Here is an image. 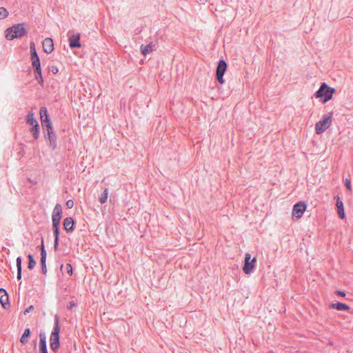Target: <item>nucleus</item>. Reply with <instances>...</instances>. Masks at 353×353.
I'll return each mask as SVG.
<instances>
[{"label": "nucleus", "mask_w": 353, "mask_h": 353, "mask_svg": "<svg viewBox=\"0 0 353 353\" xmlns=\"http://www.w3.org/2000/svg\"><path fill=\"white\" fill-rule=\"evenodd\" d=\"M39 350L40 353H48L46 335L44 333L39 334Z\"/></svg>", "instance_id": "12"}, {"label": "nucleus", "mask_w": 353, "mask_h": 353, "mask_svg": "<svg viewBox=\"0 0 353 353\" xmlns=\"http://www.w3.org/2000/svg\"><path fill=\"white\" fill-rule=\"evenodd\" d=\"M154 50V46L151 43L147 46L142 45L141 46V51L143 55H146L148 53L152 52Z\"/></svg>", "instance_id": "19"}, {"label": "nucleus", "mask_w": 353, "mask_h": 353, "mask_svg": "<svg viewBox=\"0 0 353 353\" xmlns=\"http://www.w3.org/2000/svg\"><path fill=\"white\" fill-rule=\"evenodd\" d=\"M345 185L347 190L351 192H352V185H351V180L349 179H345Z\"/></svg>", "instance_id": "29"}, {"label": "nucleus", "mask_w": 353, "mask_h": 353, "mask_svg": "<svg viewBox=\"0 0 353 353\" xmlns=\"http://www.w3.org/2000/svg\"><path fill=\"white\" fill-rule=\"evenodd\" d=\"M59 224L52 223V228H53V231H54L55 238H57V237L59 238Z\"/></svg>", "instance_id": "28"}, {"label": "nucleus", "mask_w": 353, "mask_h": 353, "mask_svg": "<svg viewBox=\"0 0 353 353\" xmlns=\"http://www.w3.org/2000/svg\"><path fill=\"white\" fill-rule=\"evenodd\" d=\"M31 132L32 133L33 137L35 139H37L39 137V124L34 125L30 129Z\"/></svg>", "instance_id": "22"}, {"label": "nucleus", "mask_w": 353, "mask_h": 353, "mask_svg": "<svg viewBox=\"0 0 353 353\" xmlns=\"http://www.w3.org/2000/svg\"><path fill=\"white\" fill-rule=\"evenodd\" d=\"M335 294L339 295V296H345V293L343 291H340V290H336L335 292Z\"/></svg>", "instance_id": "37"}, {"label": "nucleus", "mask_w": 353, "mask_h": 353, "mask_svg": "<svg viewBox=\"0 0 353 353\" xmlns=\"http://www.w3.org/2000/svg\"><path fill=\"white\" fill-rule=\"evenodd\" d=\"M65 270L67 271V272L70 274V275H72V265L69 263H67L66 265H65Z\"/></svg>", "instance_id": "31"}, {"label": "nucleus", "mask_w": 353, "mask_h": 353, "mask_svg": "<svg viewBox=\"0 0 353 353\" xmlns=\"http://www.w3.org/2000/svg\"><path fill=\"white\" fill-rule=\"evenodd\" d=\"M333 112L324 114L322 119L315 124V131L317 134L323 133L332 124Z\"/></svg>", "instance_id": "3"}, {"label": "nucleus", "mask_w": 353, "mask_h": 353, "mask_svg": "<svg viewBox=\"0 0 353 353\" xmlns=\"http://www.w3.org/2000/svg\"><path fill=\"white\" fill-rule=\"evenodd\" d=\"M51 71L53 74H57L59 70L57 67L54 66L52 68Z\"/></svg>", "instance_id": "39"}, {"label": "nucleus", "mask_w": 353, "mask_h": 353, "mask_svg": "<svg viewBox=\"0 0 353 353\" xmlns=\"http://www.w3.org/2000/svg\"><path fill=\"white\" fill-rule=\"evenodd\" d=\"M35 79L38 81L39 83L41 85H43V79L41 74V69L40 68V72L39 73L38 70L35 68Z\"/></svg>", "instance_id": "25"}, {"label": "nucleus", "mask_w": 353, "mask_h": 353, "mask_svg": "<svg viewBox=\"0 0 353 353\" xmlns=\"http://www.w3.org/2000/svg\"><path fill=\"white\" fill-rule=\"evenodd\" d=\"M0 303L4 308H6V305L8 303V296L6 291L0 288Z\"/></svg>", "instance_id": "17"}, {"label": "nucleus", "mask_w": 353, "mask_h": 353, "mask_svg": "<svg viewBox=\"0 0 353 353\" xmlns=\"http://www.w3.org/2000/svg\"><path fill=\"white\" fill-rule=\"evenodd\" d=\"M306 208L307 205L304 201L296 203L293 207L292 216H295L296 219L301 218Z\"/></svg>", "instance_id": "5"}, {"label": "nucleus", "mask_w": 353, "mask_h": 353, "mask_svg": "<svg viewBox=\"0 0 353 353\" xmlns=\"http://www.w3.org/2000/svg\"><path fill=\"white\" fill-rule=\"evenodd\" d=\"M21 270H17V279H21Z\"/></svg>", "instance_id": "40"}, {"label": "nucleus", "mask_w": 353, "mask_h": 353, "mask_svg": "<svg viewBox=\"0 0 353 353\" xmlns=\"http://www.w3.org/2000/svg\"><path fill=\"white\" fill-rule=\"evenodd\" d=\"M200 2H201L202 3H205V1H207V0H199Z\"/></svg>", "instance_id": "42"}, {"label": "nucleus", "mask_w": 353, "mask_h": 353, "mask_svg": "<svg viewBox=\"0 0 353 353\" xmlns=\"http://www.w3.org/2000/svg\"><path fill=\"white\" fill-rule=\"evenodd\" d=\"M17 270H21V258L20 256L17 259Z\"/></svg>", "instance_id": "32"}, {"label": "nucleus", "mask_w": 353, "mask_h": 353, "mask_svg": "<svg viewBox=\"0 0 353 353\" xmlns=\"http://www.w3.org/2000/svg\"><path fill=\"white\" fill-rule=\"evenodd\" d=\"M47 134L48 136V140H49V145L52 148H55L57 146V139L56 137L54 134L53 129L47 130Z\"/></svg>", "instance_id": "15"}, {"label": "nucleus", "mask_w": 353, "mask_h": 353, "mask_svg": "<svg viewBox=\"0 0 353 353\" xmlns=\"http://www.w3.org/2000/svg\"><path fill=\"white\" fill-rule=\"evenodd\" d=\"M336 199V205L337 207V212L339 216L341 219H344L345 217V211H344V207H343V203L339 196H336L334 198Z\"/></svg>", "instance_id": "10"}, {"label": "nucleus", "mask_w": 353, "mask_h": 353, "mask_svg": "<svg viewBox=\"0 0 353 353\" xmlns=\"http://www.w3.org/2000/svg\"><path fill=\"white\" fill-rule=\"evenodd\" d=\"M62 216V208L60 204H57L54 206L52 213V223L59 224L60 220Z\"/></svg>", "instance_id": "8"}, {"label": "nucleus", "mask_w": 353, "mask_h": 353, "mask_svg": "<svg viewBox=\"0 0 353 353\" xmlns=\"http://www.w3.org/2000/svg\"><path fill=\"white\" fill-rule=\"evenodd\" d=\"M58 243H59V238H55L54 239V249L57 250V247H58Z\"/></svg>", "instance_id": "38"}, {"label": "nucleus", "mask_w": 353, "mask_h": 353, "mask_svg": "<svg viewBox=\"0 0 353 353\" xmlns=\"http://www.w3.org/2000/svg\"><path fill=\"white\" fill-rule=\"evenodd\" d=\"M30 330L29 328H27L25 330L23 335L21 336V339H20V342L22 343V344H25L28 342V338L30 336Z\"/></svg>", "instance_id": "21"}, {"label": "nucleus", "mask_w": 353, "mask_h": 353, "mask_svg": "<svg viewBox=\"0 0 353 353\" xmlns=\"http://www.w3.org/2000/svg\"><path fill=\"white\" fill-rule=\"evenodd\" d=\"M256 264V257H254L251 261L244 263V274H250L254 272Z\"/></svg>", "instance_id": "9"}, {"label": "nucleus", "mask_w": 353, "mask_h": 353, "mask_svg": "<svg viewBox=\"0 0 353 353\" xmlns=\"http://www.w3.org/2000/svg\"><path fill=\"white\" fill-rule=\"evenodd\" d=\"M43 51L47 53H51L54 50V43L51 38H46L43 41Z\"/></svg>", "instance_id": "11"}, {"label": "nucleus", "mask_w": 353, "mask_h": 353, "mask_svg": "<svg viewBox=\"0 0 353 353\" xmlns=\"http://www.w3.org/2000/svg\"><path fill=\"white\" fill-rule=\"evenodd\" d=\"M41 249H45V248H44V245H43V241H42V243H41Z\"/></svg>", "instance_id": "43"}, {"label": "nucleus", "mask_w": 353, "mask_h": 353, "mask_svg": "<svg viewBox=\"0 0 353 353\" xmlns=\"http://www.w3.org/2000/svg\"><path fill=\"white\" fill-rule=\"evenodd\" d=\"M74 305H75V303L73 301H72L70 303L69 308L72 309Z\"/></svg>", "instance_id": "41"}, {"label": "nucleus", "mask_w": 353, "mask_h": 353, "mask_svg": "<svg viewBox=\"0 0 353 353\" xmlns=\"http://www.w3.org/2000/svg\"><path fill=\"white\" fill-rule=\"evenodd\" d=\"M39 114H40L41 120H42L43 119H49L50 118L47 108L46 107L41 108Z\"/></svg>", "instance_id": "23"}, {"label": "nucleus", "mask_w": 353, "mask_h": 353, "mask_svg": "<svg viewBox=\"0 0 353 353\" xmlns=\"http://www.w3.org/2000/svg\"><path fill=\"white\" fill-rule=\"evenodd\" d=\"M28 258L29 260L28 268L30 270H32L35 266V264H36L35 261L34 260V259L31 254H28Z\"/></svg>", "instance_id": "27"}, {"label": "nucleus", "mask_w": 353, "mask_h": 353, "mask_svg": "<svg viewBox=\"0 0 353 353\" xmlns=\"http://www.w3.org/2000/svg\"><path fill=\"white\" fill-rule=\"evenodd\" d=\"M108 198V189L105 188L103 191V194L99 197V200L101 203H105Z\"/></svg>", "instance_id": "24"}, {"label": "nucleus", "mask_w": 353, "mask_h": 353, "mask_svg": "<svg viewBox=\"0 0 353 353\" xmlns=\"http://www.w3.org/2000/svg\"><path fill=\"white\" fill-rule=\"evenodd\" d=\"M27 31L23 23H17L8 28L6 31V37L8 40L19 38L26 34Z\"/></svg>", "instance_id": "1"}, {"label": "nucleus", "mask_w": 353, "mask_h": 353, "mask_svg": "<svg viewBox=\"0 0 353 353\" xmlns=\"http://www.w3.org/2000/svg\"><path fill=\"white\" fill-rule=\"evenodd\" d=\"M330 307L332 308V309H336L339 311H342V310L348 311L350 309L349 305H347L345 303H340V302L335 303H331L330 305Z\"/></svg>", "instance_id": "16"}, {"label": "nucleus", "mask_w": 353, "mask_h": 353, "mask_svg": "<svg viewBox=\"0 0 353 353\" xmlns=\"http://www.w3.org/2000/svg\"><path fill=\"white\" fill-rule=\"evenodd\" d=\"M41 268H42V272L46 274V272H47V268H46V260H43V259H41Z\"/></svg>", "instance_id": "30"}, {"label": "nucleus", "mask_w": 353, "mask_h": 353, "mask_svg": "<svg viewBox=\"0 0 353 353\" xmlns=\"http://www.w3.org/2000/svg\"><path fill=\"white\" fill-rule=\"evenodd\" d=\"M59 332H60V327H59V318L56 317L54 327L53 331L51 333L50 339V347L54 351H57L59 347Z\"/></svg>", "instance_id": "4"}, {"label": "nucleus", "mask_w": 353, "mask_h": 353, "mask_svg": "<svg viewBox=\"0 0 353 353\" xmlns=\"http://www.w3.org/2000/svg\"><path fill=\"white\" fill-rule=\"evenodd\" d=\"M74 221L72 217H67L63 221V227L66 232H72L74 230Z\"/></svg>", "instance_id": "13"}, {"label": "nucleus", "mask_w": 353, "mask_h": 353, "mask_svg": "<svg viewBox=\"0 0 353 353\" xmlns=\"http://www.w3.org/2000/svg\"><path fill=\"white\" fill-rule=\"evenodd\" d=\"M335 92L334 88L329 87L326 83H322L319 90L315 92L314 96L316 98H323V102L326 103L332 98Z\"/></svg>", "instance_id": "2"}, {"label": "nucleus", "mask_w": 353, "mask_h": 353, "mask_svg": "<svg viewBox=\"0 0 353 353\" xmlns=\"http://www.w3.org/2000/svg\"><path fill=\"white\" fill-rule=\"evenodd\" d=\"M41 259L46 260V252L45 249H41Z\"/></svg>", "instance_id": "34"}, {"label": "nucleus", "mask_w": 353, "mask_h": 353, "mask_svg": "<svg viewBox=\"0 0 353 353\" xmlns=\"http://www.w3.org/2000/svg\"><path fill=\"white\" fill-rule=\"evenodd\" d=\"M31 60L32 66L40 72V60L36 51L35 45L33 42L30 43Z\"/></svg>", "instance_id": "7"}, {"label": "nucleus", "mask_w": 353, "mask_h": 353, "mask_svg": "<svg viewBox=\"0 0 353 353\" xmlns=\"http://www.w3.org/2000/svg\"><path fill=\"white\" fill-rule=\"evenodd\" d=\"M226 69H227L226 62L223 60H220L219 61V63H218V65H217V68L216 70V79H217L218 81L221 84H223L225 82V81L223 79V74H224Z\"/></svg>", "instance_id": "6"}, {"label": "nucleus", "mask_w": 353, "mask_h": 353, "mask_svg": "<svg viewBox=\"0 0 353 353\" xmlns=\"http://www.w3.org/2000/svg\"><path fill=\"white\" fill-rule=\"evenodd\" d=\"M41 125L43 128V130H45V128H46V130H52V123L50 121V119H43L42 120H41Z\"/></svg>", "instance_id": "20"}, {"label": "nucleus", "mask_w": 353, "mask_h": 353, "mask_svg": "<svg viewBox=\"0 0 353 353\" xmlns=\"http://www.w3.org/2000/svg\"><path fill=\"white\" fill-rule=\"evenodd\" d=\"M251 255L249 254V253H246L245 255V257H244V263L245 261H251Z\"/></svg>", "instance_id": "36"}, {"label": "nucleus", "mask_w": 353, "mask_h": 353, "mask_svg": "<svg viewBox=\"0 0 353 353\" xmlns=\"http://www.w3.org/2000/svg\"><path fill=\"white\" fill-rule=\"evenodd\" d=\"M26 122L28 124L33 126L34 125L39 124L38 121H37L34 114L32 112H28V114L26 116Z\"/></svg>", "instance_id": "18"}, {"label": "nucleus", "mask_w": 353, "mask_h": 353, "mask_svg": "<svg viewBox=\"0 0 353 353\" xmlns=\"http://www.w3.org/2000/svg\"><path fill=\"white\" fill-rule=\"evenodd\" d=\"M34 310V307L33 305H30L29 306L25 311H24V314H27L28 313L30 312L31 311H32Z\"/></svg>", "instance_id": "35"}, {"label": "nucleus", "mask_w": 353, "mask_h": 353, "mask_svg": "<svg viewBox=\"0 0 353 353\" xmlns=\"http://www.w3.org/2000/svg\"><path fill=\"white\" fill-rule=\"evenodd\" d=\"M8 14V11L4 7H0V20L6 18Z\"/></svg>", "instance_id": "26"}, {"label": "nucleus", "mask_w": 353, "mask_h": 353, "mask_svg": "<svg viewBox=\"0 0 353 353\" xmlns=\"http://www.w3.org/2000/svg\"><path fill=\"white\" fill-rule=\"evenodd\" d=\"M65 205L68 208H72L74 206V202L72 200H68Z\"/></svg>", "instance_id": "33"}, {"label": "nucleus", "mask_w": 353, "mask_h": 353, "mask_svg": "<svg viewBox=\"0 0 353 353\" xmlns=\"http://www.w3.org/2000/svg\"><path fill=\"white\" fill-rule=\"evenodd\" d=\"M80 34H73L70 37V48H80L81 43L79 42Z\"/></svg>", "instance_id": "14"}]
</instances>
